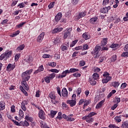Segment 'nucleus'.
Returning <instances> with one entry per match:
<instances>
[{
	"instance_id": "f257e3e1",
	"label": "nucleus",
	"mask_w": 128,
	"mask_h": 128,
	"mask_svg": "<svg viewBox=\"0 0 128 128\" xmlns=\"http://www.w3.org/2000/svg\"><path fill=\"white\" fill-rule=\"evenodd\" d=\"M32 69H30L29 70H27L24 72H23L22 74V81L21 82V84L22 87L26 90H30V88L28 87V84L26 82H28L30 79V74L32 72Z\"/></svg>"
},
{
	"instance_id": "f03ea898",
	"label": "nucleus",
	"mask_w": 128,
	"mask_h": 128,
	"mask_svg": "<svg viewBox=\"0 0 128 128\" xmlns=\"http://www.w3.org/2000/svg\"><path fill=\"white\" fill-rule=\"evenodd\" d=\"M104 78L102 80V84H108V82L112 80V77L110 76V74L106 72L103 74Z\"/></svg>"
},
{
	"instance_id": "7ed1b4c3",
	"label": "nucleus",
	"mask_w": 128,
	"mask_h": 128,
	"mask_svg": "<svg viewBox=\"0 0 128 128\" xmlns=\"http://www.w3.org/2000/svg\"><path fill=\"white\" fill-rule=\"evenodd\" d=\"M48 96L50 98V101L53 104H58V100H56V94L53 92H51L49 94Z\"/></svg>"
},
{
	"instance_id": "20e7f679",
	"label": "nucleus",
	"mask_w": 128,
	"mask_h": 128,
	"mask_svg": "<svg viewBox=\"0 0 128 128\" xmlns=\"http://www.w3.org/2000/svg\"><path fill=\"white\" fill-rule=\"evenodd\" d=\"M70 74V70H66L62 72V74H58L56 76V78H64L66 76V74Z\"/></svg>"
},
{
	"instance_id": "39448f33",
	"label": "nucleus",
	"mask_w": 128,
	"mask_h": 128,
	"mask_svg": "<svg viewBox=\"0 0 128 128\" xmlns=\"http://www.w3.org/2000/svg\"><path fill=\"white\" fill-rule=\"evenodd\" d=\"M82 120H86V122L88 124L94 122V118L92 117H90L89 115H86L84 116H83L82 118Z\"/></svg>"
},
{
	"instance_id": "423d86ee",
	"label": "nucleus",
	"mask_w": 128,
	"mask_h": 128,
	"mask_svg": "<svg viewBox=\"0 0 128 128\" xmlns=\"http://www.w3.org/2000/svg\"><path fill=\"white\" fill-rule=\"evenodd\" d=\"M28 100H23L21 103V108L23 112H26V106L28 105Z\"/></svg>"
},
{
	"instance_id": "0eeeda50",
	"label": "nucleus",
	"mask_w": 128,
	"mask_h": 128,
	"mask_svg": "<svg viewBox=\"0 0 128 128\" xmlns=\"http://www.w3.org/2000/svg\"><path fill=\"white\" fill-rule=\"evenodd\" d=\"M100 50H102V47L100 45L96 44L94 51L91 52V54H98Z\"/></svg>"
},
{
	"instance_id": "6e6552de",
	"label": "nucleus",
	"mask_w": 128,
	"mask_h": 128,
	"mask_svg": "<svg viewBox=\"0 0 128 128\" xmlns=\"http://www.w3.org/2000/svg\"><path fill=\"white\" fill-rule=\"evenodd\" d=\"M44 32H42L37 38V42L39 44H40L42 42V40H44Z\"/></svg>"
},
{
	"instance_id": "1a4fd4ad",
	"label": "nucleus",
	"mask_w": 128,
	"mask_h": 128,
	"mask_svg": "<svg viewBox=\"0 0 128 128\" xmlns=\"http://www.w3.org/2000/svg\"><path fill=\"white\" fill-rule=\"evenodd\" d=\"M15 68L16 63H14L13 64H9L6 67V70H14Z\"/></svg>"
},
{
	"instance_id": "9d476101",
	"label": "nucleus",
	"mask_w": 128,
	"mask_h": 128,
	"mask_svg": "<svg viewBox=\"0 0 128 128\" xmlns=\"http://www.w3.org/2000/svg\"><path fill=\"white\" fill-rule=\"evenodd\" d=\"M62 95L64 98H68V92L66 88H64L62 89Z\"/></svg>"
},
{
	"instance_id": "9b49d317",
	"label": "nucleus",
	"mask_w": 128,
	"mask_h": 128,
	"mask_svg": "<svg viewBox=\"0 0 128 128\" xmlns=\"http://www.w3.org/2000/svg\"><path fill=\"white\" fill-rule=\"evenodd\" d=\"M45 114L44 112L42 110H40L38 112V116L41 120L46 119V116H44Z\"/></svg>"
},
{
	"instance_id": "f8f14e48",
	"label": "nucleus",
	"mask_w": 128,
	"mask_h": 128,
	"mask_svg": "<svg viewBox=\"0 0 128 128\" xmlns=\"http://www.w3.org/2000/svg\"><path fill=\"white\" fill-rule=\"evenodd\" d=\"M110 10V6H108V7H104L102 8L100 12H102V14H108V10Z\"/></svg>"
},
{
	"instance_id": "ddd939ff",
	"label": "nucleus",
	"mask_w": 128,
	"mask_h": 128,
	"mask_svg": "<svg viewBox=\"0 0 128 128\" xmlns=\"http://www.w3.org/2000/svg\"><path fill=\"white\" fill-rule=\"evenodd\" d=\"M104 102H106L105 100H101L99 103H98L96 106V108L97 110H98V108H100L102 107V106H104Z\"/></svg>"
},
{
	"instance_id": "4468645a",
	"label": "nucleus",
	"mask_w": 128,
	"mask_h": 128,
	"mask_svg": "<svg viewBox=\"0 0 128 128\" xmlns=\"http://www.w3.org/2000/svg\"><path fill=\"white\" fill-rule=\"evenodd\" d=\"M44 66L41 65L38 67V69L34 72V74H38V72H44Z\"/></svg>"
},
{
	"instance_id": "2eb2a0df",
	"label": "nucleus",
	"mask_w": 128,
	"mask_h": 128,
	"mask_svg": "<svg viewBox=\"0 0 128 128\" xmlns=\"http://www.w3.org/2000/svg\"><path fill=\"white\" fill-rule=\"evenodd\" d=\"M67 104H70L71 106H74L76 104V100H68Z\"/></svg>"
},
{
	"instance_id": "dca6fc26",
	"label": "nucleus",
	"mask_w": 128,
	"mask_h": 128,
	"mask_svg": "<svg viewBox=\"0 0 128 128\" xmlns=\"http://www.w3.org/2000/svg\"><path fill=\"white\" fill-rule=\"evenodd\" d=\"M96 80L94 78H90L89 82L91 86H96Z\"/></svg>"
},
{
	"instance_id": "f3484780",
	"label": "nucleus",
	"mask_w": 128,
	"mask_h": 128,
	"mask_svg": "<svg viewBox=\"0 0 128 128\" xmlns=\"http://www.w3.org/2000/svg\"><path fill=\"white\" fill-rule=\"evenodd\" d=\"M62 30H64V28H55L52 30V34H56L58 32H62Z\"/></svg>"
},
{
	"instance_id": "a211bd4d",
	"label": "nucleus",
	"mask_w": 128,
	"mask_h": 128,
	"mask_svg": "<svg viewBox=\"0 0 128 128\" xmlns=\"http://www.w3.org/2000/svg\"><path fill=\"white\" fill-rule=\"evenodd\" d=\"M62 17V14L61 12H58L55 16V20L56 22H60Z\"/></svg>"
},
{
	"instance_id": "6ab92c4d",
	"label": "nucleus",
	"mask_w": 128,
	"mask_h": 128,
	"mask_svg": "<svg viewBox=\"0 0 128 128\" xmlns=\"http://www.w3.org/2000/svg\"><path fill=\"white\" fill-rule=\"evenodd\" d=\"M30 126V124L26 120L22 121L20 122V126Z\"/></svg>"
},
{
	"instance_id": "aec40b11",
	"label": "nucleus",
	"mask_w": 128,
	"mask_h": 128,
	"mask_svg": "<svg viewBox=\"0 0 128 128\" xmlns=\"http://www.w3.org/2000/svg\"><path fill=\"white\" fill-rule=\"evenodd\" d=\"M5 54V56H6V58H10L12 56V50H8L6 51Z\"/></svg>"
},
{
	"instance_id": "412c9836",
	"label": "nucleus",
	"mask_w": 128,
	"mask_h": 128,
	"mask_svg": "<svg viewBox=\"0 0 128 128\" xmlns=\"http://www.w3.org/2000/svg\"><path fill=\"white\" fill-rule=\"evenodd\" d=\"M96 22H98V17H94L90 20V24H96Z\"/></svg>"
},
{
	"instance_id": "4be33fe9",
	"label": "nucleus",
	"mask_w": 128,
	"mask_h": 128,
	"mask_svg": "<svg viewBox=\"0 0 128 128\" xmlns=\"http://www.w3.org/2000/svg\"><path fill=\"white\" fill-rule=\"evenodd\" d=\"M72 29L70 28L68 29L67 31L64 34V38H66L70 34Z\"/></svg>"
},
{
	"instance_id": "5701e85b",
	"label": "nucleus",
	"mask_w": 128,
	"mask_h": 128,
	"mask_svg": "<svg viewBox=\"0 0 128 128\" xmlns=\"http://www.w3.org/2000/svg\"><path fill=\"white\" fill-rule=\"evenodd\" d=\"M26 46L24 44H21L16 48V52H22V50Z\"/></svg>"
},
{
	"instance_id": "b1692460",
	"label": "nucleus",
	"mask_w": 128,
	"mask_h": 128,
	"mask_svg": "<svg viewBox=\"0 0 128 128\" xmlns=\"http://www.w3.org/2000/svg\"><path fill=\"white\" fill-rule=\"evenodd\" d=\"M58 120H62V113L58 112V116L56 118V120L58 122Z\"/></svg>"
},
{
	"instance_id": "393cba45",
	"label": "nucleus",
	"mask_w": 128,
	"mask_h": 128,
	"mask_svg": "<svg viewBox=\"0 0 128 128\" xmlns=\"http://www.w3.org/2000/svg\"><path fill=\"white\" fill-rule=\"evenodd\" d=\"M86 12H80L77 16L78 20H80V18H82L86 16Z\"/></svg>"
},
{
	"instance_id": "a878e982",
	"label": "nucleus",
	"mask_w": 128,
	"mask_h": 128,
	"mask_svg": "<svg viewBox=\"0 0 128 128\" xmlns=\"http://www.w3.org/2000/svg\"><path fill=\"white\" fill-rule=\"evenodd\" d=\"M6 108V103L4 101L0 102V110H4Z\"/></svg>"
},
{
	"instance_id": "bb28decb",
	"label": "nucleus",
	"mask_w": 128,
	"mask_h": 128,
	"mask_svg": "<svg viewBox=\"0 0 128 128\" xmlns=\"http://www.w3.org/2000/svg\"><path fill=\"white\" fill-rule=\"evenodd\" d=\"M108 44V38H104L102 41L101 46H104Z\"/></svg>"
},
{
	"instance_id": "cd10ccee",
	"label": "nucleus",
	"mask_w": 128,
	"mask_h": 128,
	"mask_svg": "<svg viewBox=\"0 0 128 128\" xmlns=\"http://www.w3.org/2000/svg\"><path fill=\"white\" fill-rule=\"evenodd\" d=\"M56 114H58V111L52 110L50 113V117L51 118H54V116H56Z\"/></svg>"
},
{
	"instance_id": "c85d7f7f",
	"label": "nucleus",
	"mask_w": 128,
	"mask_h": 128,
	"mask_svg": "<svg viewBox=\"0 0 128 128\" xmlns=\"http://www.w3.org/2000/svg\"><path fill=\"white\" fill-rule=\"evenodd\" d=\"M122 128H128V121L126 120L122 122L121 126Z\"/></svg>"
},
{
	"instance_id": "c756f323",
	"label": "nucleus",
	"mask_w": 128,
	"mask_h": 128,
	"mask_svg": "<svg viewBox=\"0 0 128 128\" xmlns=\"http://www.w3.org/2000/svg\"><path fill=\"white\" fill-rule=\"evenodd\" d=\"M92 78H94V80H98V78H100V76L98 73H94L92 75Z\"/></svg>"
},
{
	"instance_id": "7c9ffc66",
	"label": "nucleus",
	"mask_w": 128,
	"mask_h": 128,
	"mask_svg": "<svg viewBox=\"0 0 128 128\" xmlns=\"http://www.w3.org/2000/svg\"><path fill=\"white\" fill-rule=\"evenodd\" d=\"M82 37L84 40H90V35L87 32L83 34Z\"/></svg>"
},
{
	"instance_id": "2f4dec72",
	"label": "nucleus",
	"mask_w": 128,
	"mask_h": 128,
	"mask_svg": "<svg viewBox=\"0 0 128 128\" xmlns=\"http://www.w3.org/2000/svg\"><path fill=\"white\" fill-rule=\"evenodd\" d=\"M79 70L78 68H71L69 70V74L74 73V72H78Z\"/></svg>"
},
{
	"instance_id": "473e14b6",
	"label": "nucleus",
	"mask_w": 128,
	"mask_h": 128,
	"mask_svg": "<svg viewBox=\"0 0 128 128\" xmlns=\"http://www.w3.org/2000/svg\"><path fill=\"white\" fill-rule=\"evenodd\" d=\"M90 104V101L88 100H85L84 102V105L83 106V108L84 109L86 108V106H88Z\"/></svg>"
},
{
	"instance_id": "72a5a7b5",
	"label": "nucleus",
	"mask_w": 128,
	"mask_h": 128,
	"mask_svg": "<svg viewBox=\"0 0 128 128\" xmlns=\"http://www.w3.org/2000/svg\"><path fill=\"white\" fill-rule=\"evenodd\" d=\"M108 128H120L116 124H110Z\"/></svg>"
},
{
	"instance_id": "f704fd0d",
	"label": "nucleus",
	"mask_w": 128,
	"mask_h": 128,
	"mask_svg": "<svg viewBox=\"0 0 128 128\" xmlns=\"http://www.w3.org/2000/svg\"><path fill=\"white\" fill-rule=\"evenodd\" d=\"M78 2H80V0H72L71 4H72L73 6H76V4H78Z\"/></svg>"
},
{
	"instance_id": "c9c22d12",
	"label": "nucleus",
	"mask_w": 128,
	"mask_h": 128,
	"mask_svg": "<svg viewBox=\"0 0 128 128\" xmlns=\"http://www.w3.org/2000/svg\"><path fill=\"white\" fill-rule=\"evenodd\" d=\"M68 46L62 45L60 46V50L62 52H64V50H68Z\"/></svg>"
},
{
	"instance_id": "e433bc0d",
	"label": "nucleus",
	"mask_w": 128,
	"mask_h": 128,
	"mask_svg": "<svg viewBox=\"0 0 128 128\" xmlns=\"http://www.w3.org/2000/svg\"><path fill=\"white\" fill-rule=\"evenodd\" d=\"M20 34V30H17L15 32H14L12 35H10L11 38H14V36H16L18 34Z\"/></svg>"
},
{
	"instance_id": "4c0bfd02",
	"label": "nucleus",
	"mask_w": 128,
	"mask_h": 128,
	"mask_svg": "<svg viewBox=\"0 0 128 128\" xmlns=\"http://www.w3.org/2000/svg\"><path fill=\"white\" fill-rule=\"evenodd\" d=\"M121 56L122 58H128V52H124L122 54Z\"/></svg>"
},
{
	"instance_id": "58836bf2",
	"label": "nucleus",
	"mask_w": 128,
	"mask_h": 128,
	"mask_svg": "<svg viewBox=\"0 0 128 128\" xmlns=\"http://www.w3.org/2000/svg\"><path fill=\"white\" fill-rule=\"evenodd\" d=\"M25 118L26 120H28V122H32V120H34L32 118L28 116H26Z\"/></svg>"
},
{
	"instance_id": "ea45409f",
	"label": "nucleus",
	"mask_w": 128,
	"mask_h": 128,
	"mask_svg": "<svg viewBox=\"0 0 128 128\" xmlns=\"http://www.w3.org/2000/svg\"><path fill=\"white\" fill-rule=\"evenodd\" d=\"M114 120H116V122H122V119H120V116H116L114 118Z\"/></svg>"
},
{
	"instance_id": "a19ab883",
	"label": "nucleus",
	"mask_w": 128,
	"mask_h": 128,
	"mask_svg": "<svg viewBox=\"0 0 128 128\" xmlns=\"http://www.w3.org/2000/svg\"><path fill=\"white\" fill-rule=\"evenodd\" d=\"M55 76H56V74H54V73H52V74H50L48 76L49 78L51 80H54V78Z\"/></svg>"
},
{
	"instance_id": "79ce46f5",
	"label": "nucleus",
	"mask_w": 128,
	"mask_h": 128,
	"mask_svg": "<svg viewBox=\"0 0 128 128\" xmlns=\"http://www.w3.org/2000/svg\"><path fill=\"white\" fill-rule=\"evenodd\" d=\"M108 4H110V0H103V3H102V5L103 6H108Z\"/></svg>"
},
{
	"instance_id": "37998d69",
	"label": "nucleus",
	"mask_w": 128,
	"mask_h": 128,
	"mask_svg": "<svg viewBox=\"0 0 128 128\" xmlns=\"http://www.w3.org/2000/svg\"><path fill=\"white\" fill-rule=\"evenodd\" d=\"M76 42H78V40H74L72 44H70V48H72L73 46H74L76 44Z\"/></svg>"
},
{
	"instance_id": "c03bdc74",
	"label": "nucleus",
	"mask_w": 128,
	"mask_h": 128,
	"mask_svg": "<svg viewBox=\"0 0 128 128\" xmlns=\"http://www.w3.org/2000/svg\"><path fill=\"white\" fill-rule=\"evenodd\" d=\"M26 24V22H21L19 24L17 25L16 27L18 28H22V26H24V24Z\"/></svg>"
},
{
	"instance_id": "a18cd8bd",
	"label": "nucleus",
	"mask_w": 128,
	"mask_h": 128,
	"mask_svg": "<svg viewBox=\"0 0 128 128\" xmlns=\"http://www.w3.org/2000/svg\"><path fill=\"white\" fill-rule=\"evenodd\" d=\"M20 56V54H16L14 56L15 60H16V62H18Z\"/></svg>"
},
{
	"instance_id": "49530a36",
	"label": "nucleus",
	"mask_w": 128,
	"mask_h": 128,
	"mask_svg": "<svg viewBox=\"0 0 128 128\" xmlns=\"http://www.w3.org/2000/svg\"><path fill=\"white\" fill-rule=\"evenodd\" d=\"M44 80L47 84L50 82V78L48 76L45 77Z\"/></svg>"
},
{
	"instance_id": "de8ad7c7",
	"label": "nucleus",
	"mask_w": 128,
	"mask_h": 128,
	"mask_svg": "<svg viewBox=\"0 0 128 128\" xmlns=\"http://www.w3.org/2000/svg\"><path fill=\"white\" fill-rule=\"evenodd\" d=\"M19 116H21L22 118L24 116V111L22 109H20L19 110Z\"/></svg>"
},
{
	"instance_id": "09e8293b",
	"label": "nucleus",
	"mask_w": 128,
	"mask_h": 128,
	"mask_svg": "<svg viewBox=\"0 0 128 128\" xmlns=\"http://www.w3.org/2000/svg\"><path fill=\"white\" fill-rule=\"evenodd\" d=\"M4 58H6V54L4 53L2 54L0 56V60H2Z\"/></svg>"
},
{
	"instance_id": "8fccbe9b",
	"label": "nucleus",
	"mask_w": 128,
	"mask_h": 128,
	"mask_svg": "<svg viewBox=\"0 0 128 128\" xmlns=\"http://www.w3.org/2000/svg\"><path fill=\"white\" fill-rule=\"evenodd\" d=\"M116 60V55H114L111 58V62H115Z\"/></svg>"
},
{
	"instance_id": "3c124183",
	"label": "nucleus",
	"mask_w": 128,
	"mask_h": 128,
	"mask_svg": "<svg viewBox=\"0 0 128 128\" xmlns=\"http://www.w3.org/2000/svg\"><path fill=\"white\" fill-rule=\"evenodd\" d=\"M54 4H55L54 2L50 3V4L48 6V8H52L54 6Z\"/></svg>"
},
{
	"instance_id": "603ef678",
	"label": "nucleus",
	"mask_w": 128,
	"mask_h": 128,
	"mask_svg": "<svg viewBox=\"0 0 128 128\" xmlns=\"http://www.w3.org/2000/svg\"><path fill=\"white\" fill-rule=\"evenodd\" d=\"M50 72H55L56 74H58L60 70H58L57 69H51Z\"/></svg>"
},
{
	"instance_id": "864d4df0",
	"label": "nucleus",
	"mask_w": 128,
	"mask_h": 128,
	"mask_svg": "<svg viewBox=\"0 0 128 128\" xmlns=\"http://www.w3.org/2000/svg\"><path fill=\"white\" fill-rule=\"evenodd\" d=\"M54 60H60V56L58 54H55L54 56Z\"/></svg>"
},
{
	"instance_id": "5fc2aeb1",
	"label": "nucleus",
	"mask_w": 128,
	"mask_h": 128,
	"mask_svg": "<svg viewBox=\"0 0 128 128\" xmlns=\"http://www.w3.org/2000/svg\"><path fill=\"white\" fill-rule=\"evenodd\" d=\"M96 115V113L95 112H91L88 114V116H90V118H92V116Z\"/></svg>"
},
{
	"instance_id": "6e6d98bb",
	"label": "nucleus",
	"mask_w": 128,
	"mask_h": 128,
	"mask_svg": "<svg viewBox=\"0 0 128 128\" xmlns=\"http://www.w3.org/2000/svg\"><path fill=\"white\" fill-rule=\"evenodd\" d=\"M118 44H113L110 46V48H118Z\"/></svg>"
},
{
	"instance_id": "4d7b16f0",
	"label": "nucleus",
	"mask_w": 128,
	"mask_h": 128,
	"mask_svg": "<svg viewBox=\"0 0 128 128\" xmlns=\"http://www.w3.org/2000/svg\"><path fill=\"white\" fill-rule=\"evenodd\" d=\"M18 6H19L20 8H22L26 6V5L24 4V3L22 2L18 5Z\"/></svg>"
},
{
	"instance_id": "13d9d810",
	"label": "nucleus",
	"mask_w": 128,
	"mask_h": 128,
	"mask_svg": "<svg viewBox=\"0 0 128 128\" xmlns=\"http://www.w3.org/2000/svg\"><path fill=\"white\" fill-rule=\"evenodd\" d=\"M40 91L38 90L36 92V98H40Z\"/></svg>"
},
{
	"instance_id": "bf43d9fd",
	"label": "nucleus",
	"mask_w": 128,
	"mask_h": 128,
	"mask_svg": "<svg viewBox=\"0 0 128 128\" xmlns=\"http://www.w3.org/2000/svg\"><path fill=\"white\" fill-rule=\"evenodd\" d=\"M113 86L114 88H118V86H120V82H114Z\"/></svg>"
},
{
	"instance_id": "052dcab7",
	"label": "nucleus",
	"mask_w": 128,
	"mask_h": 128,
	"mask_svg": "<svg viewBox=\"0 0 128 128\" xmlns=\"http://www.w3.org/2000/svg\"><path fill=\"white\" fill-rule=\"evenodd\" d=\"M67 122H74V118H72V117H68L67 119Z\"/></svg>"
},
{
	"instance_id": "680f3d73",
	"label": "nucleus",
	"mask_w": 128,
	"mask_h": 128,
	"mask_svg": "<svg viewBox=\"0 0 128 128\" xmlns=\"http://www.w3.org/2000/svg\"><path fill=\"white\" fill-rule=\"evenodd\" d=\"M82 48H84V50H88V44H84L83 45Z\"/></svg>"
},
{
	"instance_id": "e2e57ef3",
	"label": "nucleus",
	"mask_w": 128,
	"mask_h": 128,
	"mask_svg": "<svg viewBox=\"0 0 128 128\" xmlns=\"http://www.w3.org/2000/svg\"><path fill=\"white\" fill-rule=\"evenodd\" d=\"M10 108L12 112H16V109H14L16 108V106H11Z\"/></svg>"
},
{
	"instance_id": "0e129e2a",
	"label": "nucleus",
	"mask_w": 128,
	"mask_h": 128,
	"mask_svg": "<svg viewBox=\"0 0 128 128\" xmlns=\"http://www.w3.org/2000/svg\"><path fill=\"white\" fill-rule=\"evenodd\" d=\"M57 92L60 96H62V92H60V87H57Z\"/></svg>"
},
{
	"instance_id": "69168bd1",
	"label": "nucleus",
	"mask_w": 128,
	"mask_h": 128,
	"mask_svg": "<svg viewBox=\"0 0 128 128\" xmlns=\"http://www.w3.org/2000/svg\"><path fill=\"white\" fill-rule=\"evenodd\" d=\"M84 64H86V62L84 60L80 61V66H84Z\"/></svg>"
},
{
	"instance_id": "338daca9",
	"label": "nucleus",
	"mask_w": 128,
	"mask_h": 128,
	"mask_svg": "<svg viewBox=\"0 0 128 128\" xmlns=\"http://www.w3.org/2000/svg\"><path fill=\"white\" fill-rule=\"evenodd\" d=\"M94 70L95 72H100V68L96 67L94 68Z\"/></svg>"
},
{
	"instance_id": "774afa93",
	"label": "nucleus",
	"mask_w": 128,
	"mask_h": 128,
	"mask_svg": "<svg viewBox=\"0 0 128 128\" xmlns=\"http://www.w3.org/2000/svg\"><path fill=\"white\" fill-rule=\"evenodd\" d=\"M124 52H128V44H126L124 46Z\"/></svg>"
}]
</instances>
